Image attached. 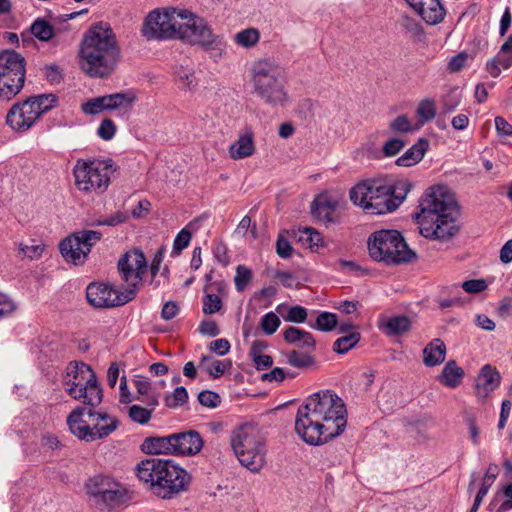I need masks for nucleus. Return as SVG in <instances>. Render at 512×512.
Here are the masks:
<instances>
[{"mask_svg": "<svg viewBox=\"0 0 512 512\" xmlns=\"http://www.w3.org/2000/svg\"><path fill=\"white\" fill-rule=\"evenodd\" d=\"M143 36L152 39H180L221 56L226 47L222 36L213 33L207 21L186 9L174 7L151 11L145 18Z\"/></svg>", "mask_w": 512, "mask_h": 512, "instance_id": "f257e3e1", "label": "nucleus"}, {"mask_svg": "<svg viewBox=\"0 0 512 512\" xmlns=\"http://www.w3.org/2000/svg\"><path fill=\"white\" fill-rule=\"evenodd\" d=\"M346 415V406L341 397L332 390L319 391L299 406L295 431L305 443L322 445L344 431Z\"/></svg>", "mask_w": 512, "mask_h": 512, "instance_id": "f03ea898", "label": "nucleus"}, {"mask_svg": "<svg viewBox=\"0 0 512 512\" xmlns=\"http://www.w3.org/2000/svg\"><path fill=\"white\" fill-rule=\"evenodd\" d=\"M120 60V47L110 24L99 22L84 34L79 49V66L92 78L109 77Z\"/></svg>", "mask_w": 512, "mask_h": 512, "instance_id": "7ed1b4c3", "label": "nucleus"}, {"mask_svg": "<svg viewBox=\"0 0 512 512\" xmlns=\"http://www.w3.org/2000/svg\"><path fill=\"white\" fill-rule=\"evenodd\" d=\"M419 209L420 212L415 214V218L422 236L447 241L456 235L457 203L444 186L431 187L421 200Z\"/></svg>", "mask_w": 512, "mask_h": 512, "instance_id": "20e7f679", "label": "nucleus"}, {"mask_svg": "<svg viewBox=\"0 0 512 512\" xmlns=\"http://www.w3.org/2000/svg\"><path fill=\"white\" fill-rule=\"evenodd\" d=\"M138 480L154 496L171 500L190 489L192 476L172 459L149 457L135 467Z\"/></svg>", "mask_w": 512, "mask_h": 512, "instance_id": "39448f33", "label": "nucleus"}, {"mask_svg": "<svg viewBox=\"0 0 512 512\" xmlns=\"http://www.w3.org/2000/svg\"><path fill=\"white\" fill-rule=\"evenodd\" d=\"M412 189L408 180L387 182L383 179H368L350 190V200L372 214L381 215L395 211Z\"/></svg>", "mask_w": 512, "mask_h": 512, "instance_id": "423d86ee", "label": "nucleus"}, {"mask_svg": "<svg viewBox=\"0 0 512 512\" xmlns=\"http://www.w3.org/2000/svg\"><path fill=\"white\" fill-rule=\"evenodd\" d=\"M254 92L271 106H283L287 102L284 70L270 60H259L252 68Z\"/></svg>", "mask_w": 512, "mask_h": 512, "instance_id": "0eeeda50", "label": "nucleus"}, {"mask_svg": "<svg viewBox=\"0 0 512 512\" xmlns=\"http://www.w3.org/2000/svg\"><path fill=\"white\" fill-rule=\"evenodd\" d=\"M67 424L80 440L92 442L109 436L118 428L119 422L106 412L77 407L68 416Z\"/></svg>", "mask_w": 512, "mask_h": 512, "instance_id": "6e6552de", "label": "nucleus"}, {"mask_svg": "<svg viewBox=\"0 0 512 512\" xmlns=\"http://www.w3.org/2000/svg\"><path fill=\"white\" fill-rule=\"evenodd\" d=\"M368 250L372 259L388 265L407 264L417 259L397 230L374 232L368 239Z\"/></svg>", "mask_w": 512, "mask_h": 512, "instance_id": "1a4fd4ad", "label": "nucleus"}, {"mask_svg": "<svg viewBox=\"0 0 512 512\" xmlns=\"http://www.w3.org/2000/svg\"><path fill=\"white\" fill-rule=\"evenodd\" d=\"M231 447L241 465L258 472L265 464L266 447L256 427L244 424L233 430Z\"/></svg>", "mask_w": 512, "mask_h": 512, "instance_id": "9d476101", "label": "nucleus"}, {"mask_svg": "<svg viewBox=\"0 0 512 512\" xmlns=\"http://www.w3.org/2000/svg\"><path fill=\"white\" fill-rule=\"evenodd\" d=\"M84 489L91 504L100 511L112 510L126 500V489L109 476L96 475L89 478Z\"/></svg>", "mask_w": 512, "mask_h": 512, "instance_id": "9b49d317", "label": "nucleus"}, {"mask_svg": "<svg viewBox=\"0 0 512 512\" xmlns=\"http://www.w3.org/2000/svg\"><path fill=\"white\" fill-rule=\"evenodd\" d=\"M112 159L103 161L77 160L73 168L75 184L84 192L98 191L103 193L110 184V176L115 172Z\"/></svg>", "mask_w": 512, "mask_h": 512, "instance_id": "f8f14e48", "label": "nucleus"}, {"mask_svg": "<svg viewBox=\"0 0 512 512\" xmlns=\"http://www.w3.org/2000/svg\"><path fill=\"white\" fill-rule=\"evenodd\" d=\"M135 297V284L127 287L124 291H118L113 286L100 282L90 283L86 288L87 302L97 309L122 306Z\"/></svg>", "mask_w": 512, "mask_h": 512, "instance_id": "ddd939ff", "label": "nucleus"}, {"mask_svg": "<svg viewBox=\"0 0 512 512\" xmlns=\"http://www.w3.org/2000/svg\"><path fill=\"white\" fill-rule=\"evenodd\" d=\"M102 238L98 231L83 229L74 232L59 244L62 257L69 263L80 265L85 262L92 247Z\"/></svg>", "mask_w": 512, "mask_h": 512, "instance_id": "4468645a", "label": "nucleus"}, {"mask_svg": "<svg viewBox=\"0 0 512 512\" xmlns=\"http://www.w3.org/2000/svg\"><path fill=\"white\" fill-rule=\"evenodd\" d=\"M136 101L132 91L113 93L89 99L81 105V110L87 115H97L104 111L117 110L122 117L127 116Z\"/></svg>", "mask_w": 512, "mask_h": 512, "instance_id": "2eb2a0df", "label": "nucleus"}, {"mask_svg": "<svg viewBox=\"0 0 512 512\" xmlns=\"http://www.w3.org/2000/svg\"><path fill=\"white\" fill-rule=\"evenodd\" d=\"M32 96L14 103L8 110L5 122L15 132L28 131L43 115Z\"/></svg>", "mask_w": 512, "mask_h": 512, "instance_id": "dca6fc26", "label": "nucleus"}, {"mask_svg": "<svg viewBox=\"0 0 512 512\" xmlns=\"http://www.w3.org/2000/svg\"><path fill=\"white\" fill-rule=\"evenodd\" d=\"M117 267L122 279L128 283V287L135 284L137 289L138 283L146 272L147 261L141 250H134L125 253L119 259Z\"/></svg>", "mask_w": 512, "mask_h": 512, "instance_id": "f3484780", "label": "nucleus"}, {"mask_svg": "<svg viewBox=\"0 0 512 512\" xmlns=\"http://www.w3.org/2000/svg\"><path fill=\"white\" fill-rule=\"evenodd\" d=\"M174 455H195L203 447V439L195 430L172 433Z\"/></svg>", "mask_w": 512, "mask_h": 512, "instance_id": "a211bd4d", "label": "nucleus"}, {"mask_svg": "<svg viewBox=\"0 0 512 512\" xmlns=\"http://www.w3.org/2000/svg\"><path fill=\"white\" fill-rule=\"evenodd\" d=\"M501 381L500 373L490 364L484 365L476 379L475 395L480 401H484L494 391Z\"/></svg>", "mask_w": 512, "mask_h": 512, "instance_id": "6ab92c4d", "label": "nucleus"}, {"mask_svg": "<svg viewBox=\"0 0 512 512\" xmlns=\"http://www.w3.org/2000/svg\"><path fill=\"white\" fill-rule=\"evenodd\" d=\"M140 450L147 455H174L172 434L166 436L146 437L140 445Z\"/></svg>", "mask_w": 512, "mask_h": 512, "instance_id": "aec40b11", "label": "nucleus"}, {"mask_svg": "<svg viewBox=\"0 0 512 512\" xmlns=\"http://www.w3.org/2000/svg\"><path fill=\"white\" fill-rule=\"evenodd\" d=\"M25 59L19 53L13 50H5L0 53V75L10 76L25 75Z\"/></svg>", "mask_w": 512, "mask_h": 512, "instance_id": "412c9836", "label": "nucleus"}, {"mask_svg": "<svg viewBox=\"0 0 512 512\" xmlns=\"http://www.w3.org/2000/svg\"><path fill=\"white\" fill-rule=\"evenodd\" d=\"M378 328L387 336H401L411 329V319L406 315H394L379 320Z\"/></svg>", "mask_w": 512, "mask_h": 512, "instance_id": "4be33fe9", "label": "nucleus"}, {"mask_svg": "<svg viewBox=\"0 0 512 512\" xmlns=\"http://www.w3.org/2000/svg\"><path fill=\"white\" fill-rule=\"evenodd\" d=\"M284 340L289 344H295L299 349L315 350L316 341L310 332L290 326L283 333Z\"/></svg>", "mask_w": 512, "mask_h": 512, "instance_id": "5701e85b", "label": "nucleus"}, {"mask_svg": "<svg viewBox=\"0 0 512 512\" xmlns=\"http://www.w3.org/2000/svg\"><path fill=\"white\" fill-rule=\"evenodd\" d=\"M429 148V141L426 138H419L402 156L396 160L401 167H410L419 163Z\"/></svg>", "mask_w": 512, "mask_h": 512, "instance_id": "b1692460", "label": "nucleus"}, {"mask_svg": "<svg viewBox=\"0 0 512 512\" xmlns=\"http://www.w3.org/2000/svg\"><path fill=\"white\" fill-rule=\"evenodd\" d=\"M255 152L253 133L247 131L245 134L240 135L238 140L235 141L229 149L230 157L234 160L244 159Z\"/></svg>", "mask_w": 512, "mask_h": 512, "instance_id": "393cba45", "label": "nucleus"}, {"mask_svg": "<svg viewBox=\"0 0 512 512\" xmlns=\"http://www.w3.org/2000/svg\"><path fill=\"white\" fill-rule=\"evenodd\" d=\"M423 355V363L427 367L439 365L445 360L446 345L441 339L436 338L426 345Z\"/></svg>", "mask_w": 512, "mask_h": 512, "instance_id": "a878e982", "label": "nucleus"}, {"mask_svg": "<svg viewBox=\"0 0 512 512\" xmlns=\"http://www.w3.org/2000/svg\"><path fill=\"white\" fill-rule=\"evenodd\" d=\"M80 374H86L85 380L83 382H78L80 385L79 389L76 388H66V392L75 400H80L82 395H85L89 389L101 388L97 376L95 372L89 365H82L80 368Z\"/></svg>", "mask_w": 512, "mask_h": 512, "instance_id": "bb28decb", "label": "nucleus"}, {"mask_svg": "<svg viewBox=\"0 0 512 512\" xmlns=\"http://www.w3.org/2000/svg\"><path fill=\"white\" fill-rule=\"evenodd\" d=\"M429 2L424 7L415 9V11L422 17V19L430 24L435 25L444 19L446 10L441 4L440 0H428Z\"/></svg>", "mask_w": 512, "mask_h": 512, "instance_id": "cd10ccee", "label": "nucleus"}, {"mask_svg": "<svg viewBox=\"0 0 512 512\" xmlns=\"http://www.w3.org/2000/svg\"><path fill=\"white\" fill-rule=\"evenodd\" d=\"M464 374V370L451 360L445 364L438 380L449 388H456L460 385Z\"/></svg>", "mask_w": 512, "mask_h": 512, "instance_id": "c85d7f7f", "label": "nucleus"}, {"mask_svg": "<svg viewBox=\"0 0 512 512\" xmlns=\"http://www.w3.org/2000/svg\"><path fill=\"white\" fill-rule=\"evenodd\" d=\"M336 202L326 198H316L310 205L311 215L321 221L332 222V214L335 212Z\"/></svg>", "mask_w": 512, "mask_h": 512, "instance_id": "c756f323", "label": "nucleus"}, {"mask_svg": "<svg viewBox=\"0 0 512 512\" xmlns=\"http://www.w3.org/2000/svg\"><path fill=\"white\" fill-rule=\"evenodd\" d=\"M231 366V361H221L214 359L210 355H203L199 367L205 370L213 379L221 377L226 369Z\"/></svg>", "mask_w": 512, "mask_h": 512, "instance_id": "7c9ffc66", "label": "nucleus"}, {"mask_svg": "<svg viewBox=\"0 0 512 512\" xmlns=\"http://www.w3.org/2000/svg\"><path fill=\"white\" fill-rule=\"evenodd\" d=\"M314 350L306 349L304 352L292 350L286 354L287 363L292 367L303 369L314 364L315 358L312 356Z\"/></svg>", "mask_w": 512, "mask_h": 512, "instance_id": "2f4dec72", "label": "nucleus"}, {"mask_svg": "<svg viewBox=\"0 0 512 512\" xmlns=\"http://www.w3.org/2000/svg\"><path fill=\"white\" fill-rule=\"evenodd\" d=\"M30 32L35 38L42 42L51 40L55 35L53 26L42 18H37L32 23L30 26Z\"/></svg>", "mask_w": 512, "mask_h": 512, "instance_id": "473e14b6", "label": "nucleus"}, {"mask_svg": "<svg viewBox=\"0 0 512 512\" xmlns=\"http://www.w3.org/2000/svg\"><path fill=\"white\" fill-rule=\"evenodd\" d=\"M361 340V334L357 331H352L342 337H339L333 343V351L337 354H345L354 348Z\"/></svg>", "mask_w": 512, "mask_h": 512, "instance_id": "72a5a7b5", "label": "nucleus"}, {"mask_svg": "<svg viewBox=\"0 0 512 512\" xmlns=\"http://www.w3.org/2000/svg\"><path fill=\"white\" fill-rule=\"evenodd\" d=\"M15 83H8L0 78V101H9L14 98L23 88L25 76L21 74Z\"/></svg>", "mask_w": 512, "mask_h": 512, "instance_id": "f704fd0d", "label": "nucleus"}, {"mask_svg": "<svg viewBox=\"0 0 512 512\" xmlns=\"http://www.w3.org/2000/svg\"><path fill=\"white\" fill-rule=\"evenodd\" d=\"M82 365H86L83 362H71L67 367L66 377L64 379V384L66 388H76L79 389L80 385L78 382H83L85 380L86 374H80V368Z\"/></svg>", "mask_w": 512, "mask_h": 512, "instance_id": "c9c22d12", "label": "nucleus"}, {"mask_svg": "<svg viewBox=\"0 0 512 512\" xmlns=\"http://www.w3.org/2000/svg\"><path fill=\"white\" fill-rule=\"evenodd\" d=\"M174 75L176 81H178L181 84L182 88L192 89L197 85L194 71L190 68L178 66L174 70Z\"/></svg>", "mask_w": 512, "mask_h": 512, "instance_id": "e433bc0d", "label": "nucleus"}, {"mask_svg": "<svg viewBox=\"0 0 512 512\" xmlns=\"http://www.w3.org/2000/svg\"><path fill=\"white\" fill-rule=\"evenodd\" d=\"M152 413L151 409L138 404H133L128 408V416L131 421L140 425L147 424L152 417Z\"/></svg>", "mask_w": 512, "mask_h": 512, "instance_id": "4c0bfd02", "label": "nucleus"}, {"mask_svg": "<svg viewBox=\"0 0 512 512\" xmlns=\"http://www.w3.org/2000/svg\"><path fill=\"white\" fill-rule=\"evenodd\" d=\"M253 279L252 270L245 265H238L236 267V275L234 277L235 289L238 292H243L248 284Z\"/></svg>", "mask_w": 512, "mask_h": 512, "instance_id": "58836bf2", "label": "nucleus"}, {"mask_svg": "<svg viewBox=\"0 0 512 512\" xmlns=\"http://www.w3.org/2000/svg\"><path fill=\"white\" fill-rule=\"evenodd\" d=\"M338 325L337 322V316L334 313L331 312H321L317 318L315 324L312 326V328L329 332L332 331L334 328H336Z\"/></svg>", "mask_w": 512, "mask_h": 512, "instance_id": "ea45409f", "label": "nucleus"}, {"mask_svg": "<svg viewBox=\"0 0 512 512\" xmlns=\"http://www.w3.org/2000/svg\"><path fill=\"white\" fill-rule=\"evenodd\" d=\"M259 31L255 28H248L238 32L235 35V41L237 44L249 48L256 45L259 41Z\"/></svg>", "mask_w": 512, "mask_h": 512, "instance_id": "a19ab883", "label": "nucleus"}, {"mask_svg": "<svg viewBox=\"0 0 512 512\" xmlns=\"http://www.w3.org/2000/svg\"><path fill=\"white\" fill-rule=\"evenodd\" d=\"M188 400V392L185 387L177 386L172 394L164 398L165 405L169 408H177L184 405Z\"/></svg>", "mask_w": 512, "mask_h": 512, "instance_id": "79ce46f5", "label": "nucleus"}, {"mask_svg": "<svg viewBox=\"0 0 512 512\" xmlns=\"http://www.w3.org/2000/svg\"><path fill=\"white\" fill-rule=\"evenodd\" d=\"M32 99L37 102V107H40L42 114L49 112L58 105V97L53 93L33 95Z\"/></svg>", "mask_w": 512, "mask_h": 512, "instance_id": "37998d69", "label": "nucleus"}, {"mask_svg": "<svg viewBox=\"0 0 512 512\" xmlns=\"http://www.w3.org/2000/svg\"><path fill=\"white\" fill-rule=\"evenodd\" d=\"M281 321L274 312L266 313L260 321V328L267 335L274 334L279 328Z\"/></svg>", "mask_w": 512, "mask_h": 512, "instance_id": "c03bdc74", "label": "nucleus"}, {"mask_svg": "<svg viewBox=\"0 0 512 512\" xmlns=\"http://www.w3.org/2000/svg\"><path fill=\"white\" fill-rule=\"evenodd\" d=\"M127 219L128 216L124 212L117 211L116 213L105 219H97L94 221H90L87 223V225L91 227H98L103 225L114 227L121 223L126 222Z\"/></svg>", "mask_w": 512, "mask_h": 512, "instance_id": "a18cd8bd", "label": "nucleus"}, {"mask_svg": "<svg viewBox=\"0 0 512 512\" xmlns=\"http://www.w3.org/2000/svg\"><path fill=\"white\" fill-rule=\"evenodd\" d=\"M389 127L396 134H405L413 131L412 123L405 114L398 115L393 119Z\"/></svg>", "mask_w": 512, "mask_h": 512, "instance_id": "49530a36", "label": "nucleus"}, {"mask_svg": "<svg viewBox=\"0 0 512 512\" xmlns=\"http://www.w3.org/2000/svg\"><path fill=\"white\" fill-rule=\"evenodd\" d=\"M222 300L221 298L213 293H207L203 297V307L202 310L205 314H214L221 310L222 308Z\"/></svg>", "mask_w": 512, "mask_h": 512, "instance_id": "de8ad7c7", "label": "nucleus"}, {"mask_svg": "<svg viewBox=\"0 0 512 512\" xmlns=\"http://www.w3.org/2000/svg\"><path fill=\"white\" fill-rule=\"evenodd\" d=\"M191 232L183 228L175 237L173 242L172 255H179L190 243Z\"/></svg>", "mask_w": 512, "mask_h": 512, "instance_id": "09e8293b", "label": "nucleus"}, {"mask_svg": "<svg viewBox=\"0 0 512 512\" xmlns=\"http://www.w3.org/2000/svg\"><path fill=\"white\" fill-rule=\"evenodd\" d=\"M417 114L424 122L434 119L436 115L434 101L431 99L421 101L417 107Z\"/></svg>", "mask_w": 512, "mask_h": 512, "instance_id": "8fccbe9b", "label": "nucleus"}, {"mask_svg": "<svg viewBox=\"0 0 512 512\" xmlns=\"http://www.w3.org/2000/svg\"><path fill=\"white\" fill-rule=\"evenodd\" d=\"M18 308L10 295L0 292V319L12 315Z\"/></svg>", "mask_w": 512, "mask_h": 512, "instance_id": "3c124183", "label": "nucleus"}, {"mask_svg": "<svg viewBox=\"0 0 512 512\" xmlns=\"http://www.w3.org/2000/svg\"><path fill=\"white\" fill-rule=\"evenodd\" d=\"M199 403L207 408H216L221 403V397L218 393L211 390H204L198 394Z\"/></svg>", "mask_w": 512, "mask_h": 512, "instance_id": "603ef678", "label": "nucleus"}, {"mask_svg": "<svg viewBox=\"0 0 512 512\" xmlns=\"http://www.w3.org/2000/svg\"><path fill=\"white\" fill-rule=\"evenodd\" d=\"M499 55L501 66L504 69L510 68L512 66V34L502 44Z\"/></svg>", "mask_w": 512, "mask_h": 512, "instance_id": "864d4df0", "label": "nucleus"}, {"mask_svg": "<svg viewBox=\"0 0 512 512\" xmlns=\"http://www.w3.org/2000/svg\"><path fill=\"white\" fill-rule=\"evenodd\" d=\"M116 133V126L114 122L110 118H105L101 121L97 134L98 136L105 141L111 140Z\"/></svg>", "mask_w": 512, "mask_h": 512, "instance_id": "5fc2aeb1", "label": "nucleus"}, {"mask_svg": "<svg viewBox=\"0 0 512 512\" xmlns=\"http://www.w3.org/2000/svg\"><path fill=\"white\" fill-rule=\"evenodd\" d=\"M406 145V142L400 138H391L383 145V154L386 157L397 155Z\"/></svg>", "mask_w": 512, "mask_h": 512, "instance_id": "6e6d98bb", "label": "nucleus"}, {"mask_svg": "<svg viewBox=\"0 0 512 512\" xmlns=\"http://www.w3.org/2000/svg\"><path fill=\"white\" fill-rule=\"evenodd\" d=\"M40 445L45 451H54L63 447L58 437L51 433H45L41 436Z\"/></svg>", "mask_w": 512, "mask_h": 512, "instance_id": "4d7b16f0", "label": "nucleus"}, {"mask_svg": "<svg viewBox=\"0 0 512 512\" xmlns=\"http://www.w3.org/2000/svg\"><path fill=\"white\" fill-rule=\"evenodd\" d=\"M464 291L470 294H477L487 289L488 285L484 279H472L464 281L461 285Z\"/></svg>", "mask_w": 512, "mask_h": 512, "instance_id": "13d9d810", "label": "nucleus"}, {"mask_svg": "<svg viewBox=\"0 0 512 512\" xmlns=\"http://www.w3.org/2000/svg\"><path fill=\"white\" fill-rule=\"evenodd\" d=\"M307 319L306 308L296 305L288 310L286 320L293 323H304Z\"/></svg>", "mask_w": 512, "mask_h": 512, "instance_id": "bf43d9fd", "label": "nucleus"}, {"mask_svg": "<svg viewBox=\"0 0 512 512\" xmlns=\"http://www.w3.org/2000/svg\"><path fill=\"white\" fill-rule=\"evenodd\" d=\"M103 399V391L101 388L89 389L85 393V395L81 396L80 400H83V403L92 407L98 406Z\"/></svg>", "mask_w": 512, "mask_h": 512, "instance_id": "052dcab7", "label": "nucleus"}, {"mask_svg": "<svg viewBox=\"0 0 512 512\" xmlns=\"http://www.w3.org/2000/svg\"><path fill=\"white\" fill-rule=\"evenodd\" d=\"M399 24L407 32H410L413 35H418L420 32H422L421 25L414 18L408 15H402L399 19Z\"/></svg>", "mask_w": 512, "mask_h": 512, "instance_id": "680f3d73", "label": "nucleus"}, {"mask_svg": "<svg viewBox=\"0 0 512 512\" xmlns=\"http://www.w3.org/2000/svg\"><path fill=\"white\" fill-rule=\"evenodd\" d=\"M133 382L137 390V396L148 395L153 390L150 380L145 376L136 375Z\"/></svg>", "mask_w": 512, "mask_h": 512, "instance_id": "e2e57ef3", "label": "nucleus"}, {"mask_svg": "<svg viewBox=\"0 0 512 512\" xmlns=\"http://www.w3.org/2000/svg\"><path fill=\"white\" fill-rule=\"evenodd\" d=\"M230 348V343L225 338L214 340L209 345L210 351L216 353L219 356L226 355L230 351Z\"/></svg>", "mask_w": 512, "mask_h": 512, "instance_id": "0e129e2a", "label": "nucleus"}, {"mask_svg": "<svg viewBox=\"0 0 512 512\" xmlns=\"http://www.w3.org/2000/svg\"><path fill=\"white\" fill-rule=\"evenodd\" d=\"M199 332L202 335L216 337L220 333V329L214 320H204L199 325Z\"/></svg>", "mask_w": 512, "mask_h": 512, "instance_id": "69168bd1", "label": "nucleus"}, {"mask_svg": "<svg viewBox=\"0 0 512 512\" xmlns=\"http://www.w3.org/2000/svg\"><path fill=\"white\" fill-rule=\"evenodd\" d=\"M293 248L290 242L282 236H279L276 242V252L280 258L287 259L291 256Z\"/></svg>", "mask_w": 512, "mask_h": 512, "instance_id": "338daca9", "label": "nucleus"}, {"mask_svg": "<svg viewBox=\"0 0 512 512\" xmlns=\"http://www.w3.org/2000/svg\"><path fill=\"white\" fill-rule=\"evenodd\" d=\"M275 277L281 282L286 288L298 287L299 283L292 272L289 271H277Z\"/></svg>", "mask_w": 512, "mask_h": 512, "instance_id": "774afa93", "label": "nucleus"}]
</instances>
